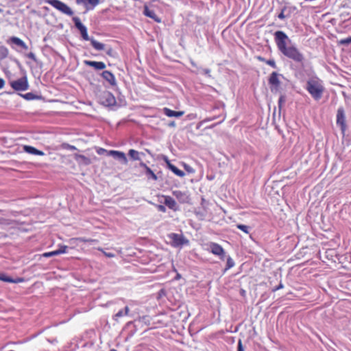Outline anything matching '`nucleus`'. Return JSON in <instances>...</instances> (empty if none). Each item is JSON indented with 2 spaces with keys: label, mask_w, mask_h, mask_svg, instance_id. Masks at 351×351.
Wrapping results in <instances>:
<instances>
[{
  "label": "nucleus",
  "mask_w": 351,
  "mask_h": 351,
  "mask_svg": "<svg viewBox=\"0 0 351 351\" xmlns=\"http://www.w3.org/2000/svg\"><path fill=\"white\" fill-rule=\"evenodd\" d=\"M274 40L278 50L287 58L298 63H302L304 60V55L295 45L291 44L288 36L282 31H276L274 33Z\"/></svg>",
  "instance_id": "f257e3e1"
},
{
  "label": "nucleus",
  "mask_w": 351,
  "mask_h": 351,
  "mask_svg": "<svg viewBox=\"0 0 351 351\" xmlns=\"http://www.w3.org/2000/svg\"><path fill=\"white\" fill-rule=\"evenodd\" d=\"M306 89L315 100H319L323 95L324 88L322 84L315 80H309L306 82Z\"/></svg>",
  "instance_id": "f03ea898"
},
{
  "label": "nucleus",
  "mask_w": 351,
  "mask_h": 351,
  "mask_svg": "<svg viewBox=\"0 0 351 351\" xmlns=\"http://www.w3.org/2000/svg\"><path fill=\"white\" fill-rule=\"evenodd\" d=\"M49 5L67 16H73L74 12L70 7L60 0H48Z\"/></svg>",
  "instance_id": "7ed1b4c3"
},
{
  "label": "nucleus",
  "mask_w": 351,
  "mask_h": 351,
  "mask_svg": "<svg viewBox=\"0 0 351 351\" xmlns=\"http://www.w3.org/2000/svg\"><path fill=\"white\" fill-rule=\"evenodd\" d=\"M171 244L174 247H182L184 245H188L189 241L182 234L177 233H171L169 234Z\"/></svg>",
  "instance_id": "20e7f679"
},
{
  "label": "nucleus",
  "mask_w": 351,
  "mask_h": 351,
  "mask_svg": "<svg viewBox=\"0 0 351 351\" xmlns=\"http://www.w3.org/2000/svg\"><path fill=\"white\" fill-rule=\"evenodd\" d=\"M99 103L104 106L111 107L117 104L114 96L109 91H104L99 97Z\"/></svg>",
  "instance_id": "39448f33"
},
{
  "label": "nucleus",
  "mask_w": 351,
  "mask_h": 351,
  "mask_svg": "<svg viewBox=\"0 0 351 351\" xmlns=\"http://www.w3.org/2000/svg\"><path fill=\"white\" fill-rule=\"evenodd\" d=\"M12 88L17 91H24L28 89L29 84L27 77H23L20 79L11 82Z\"/></svg>",
  "instance_id": "423d86ee"
},
{
  "label": "nucleus",
  "mask_w": 351,
  "mask_h": 351,
  "mask_svg": "<svg viewBox=\"0 0 351 351\" xmlns=\"http://www.w3.org/2000/svg\"><path fill=\"white\" fill-rule=\"evenodd\" d=\"M72 19H73V21L75 23V27L80 32V34H81V36H82V38L84 40H89L90 41L92 38L89 37V36L88 34L87 28H86V27L85 25H84L81 23V21H80V18L77 17V16H73Z\"/></svg>",
  "instance_id": "0eeeda50"
},
{
  "label": "nucleus",
  "mask_w": 351,
  "mask_h": 351,
  "mask_svg": "<svg viewBox=\"0 0 351 351\" xmlns=\"http://www.w3.org/2000/svg\"><path fill=\"white\" fill-rule=\"evenodd\" d=\"M279 74L276 72H273L268 80L269 84L271 86V91L278 90L280 84V80L278 78Z\"/></svg>",
  "instance_id": "6e6552de"
},
{
  "label": "nucleus",
  "mask_w": 351,
  "mask_h": 351,
  "mask_svg": "<svg viewBox=\"0 0 351 351\" xmlns=\"http://www.w3.org/2000/svg\"><path fill=\"white\" fill-rule=\"evenodd\" d=\"M108 155L114 157V158L119 160L123 164H126L128 162L125 154L122 152L110 150L108 152Z\"/></svg>",
  "instance_id": "1a4fd4ad"
},
{
  "label": "nucleus",
  "mask_w": 351,
  "mask_h": 351,
  "mask_svg": "<svg viewBox=\"0 0 351 351\" xmlns=\"http://www.w3.org/2000/svg\"><path fill=\"white\" fill-rule=\"evenodd\" d=\"M210 248L213 254L220 256L221 258L223 259L225 252L223 248L220 245L216 243H211L210 244Z\"/></svg>",
  "instance_id": "9d476101"
},
{
  "label": "nucleus",
  "mask_w": 351,
  "mask_h": 351,
  "mask_svg": "<svg viewBox=\"0 0 351 351\" xmlns=\"http://www.w3.org/2000/svg\"><path fill=\"white\" fill-rule=\"evenodd\" d=\"M77 4H83L87 10L93 9L99 3V0H75Z\"/></svg>",
  "instance_id": "9b49d317"
},
{
  "label": "nucleus",
  "mask_w": 351,
  "mask_h": 351,
  "mask_svg": "<svg viewBox=\"0 0 351 351\" xmlns=\"http://www.w3.org/2000/svg\"><path fill=\"white\" fill-rule=\"evenodd\" d=\"M172 193L173 196H175L178 199V200L182 204L187 203L189 200V197L185 192H182L179 190H176L173 191Z\"/></svg>",
  "instance_id": "f8f14e48"
},
{
  "label": "nucleus",
  "mask_w": 351,
  "mask_h": 351,
  "mask_svg": "<svg viewBox=\"0 0 351 351\" xmlns=\"http://www.w3.org/2000/svg\"><path fill=\"white\" fill-rule=\"evenodd\" d=\"M143 14L157 23L161 22L160 19L156 14L155 12L153 10L149 9L147 5H144Z\"/></svg>",
  "instance_id": "ddd939ff"
},
{
  "label": "nucleus",
  "mask_w": 351,
  "mask_h": 351,
  "mask_svg": "<svg viewBox=\"0 0 351 351\" xmlns=\"http://www.w3.org/2000/svg\"><path fill=\"white\" fill-rule=\"evenodd\" d=\"M345 113L343 108H339L337 114V123L340 125L342 130H344L346 124Z\"/></svg>",
  "instance_id": "4468645a"
},
{
  "label": "nucleus",
  "mask_w": 351,
  "mask_h": 351,
  "mask_svg": "<svg viewBox=\"0 0 351 351\" xmlns=\"http://www.w3.org/2000/svg\"><path fill=\"white\" fill-rule=\"evenodd\" d=\"M164 198H165L164 204H165V206H167L169 208H170L174 211H176L178 210V204L173 198H172L170 196H164Z\"/></svg>",
  "instance_id": "2eb2a0df"
},
{
  "label": "nucleus",
  "mask_w": 351,
  "mask_h": 351,
  "mask_svg": "<svg viewBox=\"0 0 351 351\" xmlns=\"http://www.w3.org/2000/svg\"><path fill=\"white\" fill-rule=\"evenodd\" d=\"M84 64L87 66L93 67L95 70H103L106 66L105 63L103 62L84 60Z\"/></svg>",
  "instance_id": "dca6fc26"
},
{
  "label": "nucleus",
  "mask_w": 351,
  "mask_h": 351,
  "mask_svg": "<svg viewBox=\"0 0 351 351\" xmlns=\"http://www.w3.org/2000/svg\"><path fill=\"white\" fill-rule=\"evenodd\" d=\"M101 76L105 79L111 86L117 84L114 75L109 71H104L101 73Z\"/></svg>",
  "instance_id": "f3484780"
},
{
  "label": "nucleus",
  "mask_w": 351,
  "mask_h": 351,
  "mask_svg": "<svg viewBox=\"0 0 351 351\" xmlns=\"http://www.w3.org/2000/svg\"><path fill=\"white\" fill-rule=\"evenodd\" d=\"M8 43L16 45V46H18L25 50H27L28 49V47L25 44V43L23 40H22L21 38L16 37V36L10 37Z\"/></svg>",
  "instance_id": "a211bd4d"
},
{
  "label": "nucleus",
  "mask_w": 351,
  "mask_h": 351,
  "mask_svg": "<svg viewBox=\"0 0 351 351\" xmlns=\"http://www.w3.org/2000/svg\"><path fill=\"white\" fill-rule=\"evenodd\" d=\"M163 112L166 116H167L169 117H182L184 114V111H174L168 108H164Z\"/></svg>",
  "instance_id": "6ab92c4d"
},
{
  "label": "nucleus",
  "mask_w": 351,
  "mask_h": 351,
  "mask_svg": "<svg viewBox=\"0 0 351 351\" xmlns=\"http://www.w3.org/2000/svg\"><path fill=\"white\" fill-rule=\"evenodd\" d=\"M23 150L28 154L33 155L44 156L45 153L40 150L36 149L35 147L30 145H25Z\"/></svg>",
  "instance_id": "aec40b11"
},
{
  "label": "nucleus",
  "mask_w": 351,
  "mask_h": 351,
  "mask_svg": "<svg viewBox=\"0 0 351 351\" xmlns=\"http://www.w3.org/2000/svg\"><path fill=\"white\" fill-rule=\"evenodd\" d=\"M167 166H168V168L172 172H173L176 176L181 177V178H182L185 176V173L183 171L179 169L175 165L170 163L169 161L167 162Z\"/></svg>",
  "instance_id": "412c9836"
},
{
  "label": "nucleus",
  "mask_w": 351,
  "mask_h": 351,
  "mask_svg": "<svg viewBox=\"0 0 351 351\" xmlns=\"http://www.w3.org/2000/svg\"><path fill=\"white\" fill-rule=\"evenodd\" d=\"M90 43H91V45L92 46L96 49V50H98V51H101V50H104V48H105V45L101 43H99L98 41H97L96 40H95L93 38H92L90 39Z\"/></svg>",
  "instance_id": "4be33fe9"
},
{
  "label": "nucleus",
  "mask_w": 351,
  "mask_h": 351,
  "mask_svg": "<svg viewBox=\"0 0 351 351\" xmlns=\"http://www.w3.org/2000/svg\"><path fill=\"white\" fill-rule=\"evenodd\" d=\"M128 155L131 157V158L134 160H140V153L134 149H130L128 152Z\"/></svg>",
  "instance_id": "5701e85b"
},
{
  "label": "nucleus",
  "mask_w": 351,
  "mask_h": 351,
  "mask_svg": "<svg viewBox=\"0 0 351 351\" xmlns=\"http://www.w3.org/2000/svg\"><path fill=\"white\" fill-rule=\"evenodd\" d=\"M9 53L8 49L5 46H0V59L5 58Z\"/></svg>",
  "instance_id": "b1692460"
},
{
  "label": "nucleus",
  "mask_w": 351,
  "mask_h": 351,
  "mask_svg": "<svg viewBox=\"0 0 351 351\" xmlns=\"http://www.w3.org/2000/svg\"><path fill=\"white\" fill-rule=\"evenodd\" d=\"M145 174L148 179H152L153 180H157L158 177L154 173V171L150 168H147V170L145 171Z\"/></svg>",
  "instance_id": "393cba45"
},
{
  "label": "nucleus",
  "mask_w": 351,
  "mask_h": 351,
  "mask_svg": "<svg viewBox=\"0 0 351 351\" xmlns=\"http://www.w3.org/2000/svg\"><path fill=\"white\" fill-rule=\"evenodd\" d=\"M234 266V261L230 256H228L227 258L226 267L225 270L226 271V270L233 267Z\"/></svg>",
  "instance_id": "a878e982"
},
{
  "label": "nucleus",
  "mask_w": 351,
  "mask_h": 351,
  "mask_svg": "<svg viewBox=\"0 0 351 351\" xmlns=\"http://www.w3.org/2000/svg\"><path fill=\"white\" fill-rule=\"evenodd\" d=\"M21 96L27 99V100H33V99H35L36 98H38L37 96H36L34 94H33L32 93H27L26 94H24V95H21Z\"/></svg>",
  "instance_id": "bb28decb"
},
{
  "label": "nucleus",
  "mask_w": 351,
  "mask_h": 351,
  "mask_svg": "<svg viewBox=\"0 0 351 351\" xmlns=\"http://www.w3.org/2000/svg\"><path fill=\"white\" fill-rule=\"evenodd\" d=\"M339 44L340 45H345V46H348L349 45H351V36L348 37V38H344V39H341L339 41Z\"/></svg>",
  "instance_id": "cd10ccee"
},
{
  "label": "nucleus",
  "mask_w": 351,
  "mask_h": 351,
  "mask_svg": "<svg viewBox=\"0 0 351 351\" xmlns=\"http://www.w3.org/2000/svg\"><path fill=\"white\" fill-rule=\"evenodd\" d=\"M237 228L246 234H249L250 227L243 224H237Z\"/></svg>",
  "instance_id": "c85d7f7f"
},
{
  "label": "nucleus",
  "mask_w": 351,
  "mask_h": 351,
  "mask_svg": "<svg viewBox=\"0 0 351 351\" xmlns=\"http://www.w3.org/2000/svg\"><path fill=\"white\" fill-rule=\"evenodd\" d=\"M287 10V6H284L282 9H281V11L279 13V14L278 15V18L281 19V20H283L285 19L287 16H289V15H285V12H286V10Z\"/></svg>",
  "instance_id": "c756f323"
},
{
  "label": "nucleus",
  "mask_w": 351,
  "mask_h": 351,
  "mask_svg": "<svg viewBox=\"0 0 351 351\" xmlns=\"http://www.w3.org/2000/svg\"><path fill=\"white\" fill-rule=\"evenodd\" d=\"M198 69V72L199 73H202V74H204V75H206L208 77H210V69H204V68H197Z\"/></svg>",
  "instance_id": "7c9ffc66"
},
{
  "label": "nucleus",
  "mask_w": 351,
  "mask_h": 351,
  "mask_svg": "<svg viewBox=\"0 0 351 351\" xmlns=\"http://www.w3.org/2000/svg\"><path fill=\"white\" fill-rule=\"evenodd\" d=\"M0 280L6 282H11L12 281V278L6 276L4 274H0Z\"/></svg>",
  "instance_id": "2f4dec72"
},
{
  "label": "nucleus",
  "mask_w": 351,
  "mask_h": 351,
  "mask_svg": "<svg viewBox=\"0 0 351 351\" xmlns=\"http://www.w3.org/2000/svg\"><path fill=\"white\" fill-rule=\"evenodd\" d=\"M67 248H68V247L66 245H61V246H60L59 249L56 250V251H57L58 255H59L60 254L66 253Z\"/></svg>",
  "instance_id": "473e14b6"
},
{
  "label": "nucleus",
  "mask_w": 351,
  "mask_h": 351,
  "mask_svg": "<svg viewBox=\"0 0 351 351\" xmlns=\"http://www.w3.org/2000/svg\"><path fill=\"white\" fill-rule=\"evenodd\" d=\"M265 63L274 69L276 68V64L274 59L267 60H265Z\"/></svg>",
  "instance_id": "72a5a7b5"
},
{
  "label": "nucleus",
  "mask_w": 351,
  "mask_h": 351,
  "mask_svg": "<svg viewBox=\"0 0 351 351\" xmlns=\"http://www.w3.org/2000/svg\"><path fill=\"white\" fill-rule=\"evenodd\" d=\"M124 315V312H123V310H120L114 316V319L115 321H117L118 320V318L121 317H123Z\"/></svg>",
  "instance_id": "f704fd0d"
},
{
  "label": "nucleus",
  "mask_w": 351,
  "mask_h": 351,
  "mask_svg": "<svg viewBox=\"0 0 351 351\" xmlns=\"http://www.w3.org/2000/svg\"><path fill=\"white\" fill-rule=\"evenodd\" d=\"M56 255H58V252L56 250L49 252H46L43 254L45 257H51Z\"/></svg>",
  "instance_id": "c9c22d12"
},
{
  "label": "nucleus",
  "mask_w": 351,
  "mask_h": 351,
  "mask_svg": "<svg viewBox=\"0 0 351 351\" xmlns=\"http://www.w3.org/2000/svg\"><path fill=\"white\" fill-rule=\"evenodd\" d=\"M27 57H28L29 58H30L31 60H32L34 62H37V58L36 57V55L33 52H30V53H27Z\"/></svg>",
  "instance_id": "e433bc0d"
},
{
  "label": "nucleus",
  "mask_w": 351,
  "mask_h": 351,
  "mask_svg": "<svg viewBox=\"0 0 351 351\" xmlns=\"http://www.w3.org/2000/svg\"><path fill=\"white\" fill-rule=\"evenodd\" d=\"M80 158H81L84 161L86 165H89L90 163V159L88 158L87 157H86L83 155H80Z\"/></svg>",
  "instance_id": "4c0bfd02"
},
{
  "label": "nucleus",
  "mask_w": 351,
  "mask_h": 351,
  "mask_svg": "<svg viewBox=\"0 0 351 351\" xmlns=\"http://www.w3.org/2000/svg\"><path fill=\"white\" fill-rule=\"evenodd\" d=\"M237 351H244V348L243 347L242 341L241 339L239 340Z\"/></svg>",
  "instance_id": "58836bf2"
},
{
  "label": "nucleus",
  "mask_w": 351,
  "mask_h": 351,
  "mask_svg": "<svg viewBox=\"0 0 351 351\" xmlns=\"http://www.w3.org/2000/svg\"><path fill=\"white\" fill-rule=\"evenodd\" d=\"M157 208L160 212H162V213H165L166 212V208L163 205H158L157 206Z\"/></svg>",
  "instance_id": "ea45409f"
},
{
  "label": "nucleus",
  "mask_w": 351,
  "mask_h": 351,
  "mask_svg": "<svg viewBox=\"0 0 351 351\" xmlns=\"http://www.w3.org/2000/svg\"><path fill=\"white\" fill-rule=\"evenodd\" d=\"M105 152H107V150L104 148H99L97 150V153L99 155H101V154H104Z\"/></svg>",
  "instance_id": "a19ab883"
},
{
  "label": "nucleus",
  "mask_w": 351,
  "mask_h": 351,
  "mask_svg": "<svg viewBox=\"0 0 351 351\" xmlns=\"http://www.w3.org/2000/svg\"><path fill=\"white\" fill-rule=\"evenodd\" d=\"M23 278H18L16 279H13L12 278V281L11 282H13V283H18V282H23Z\"/></svg>",
  "instance_id": "79ce46f5"
},
{
  "label": "nucleus",
  "mask_w": 351,
  "mask_h": 351,
  "mask_svg": "<svg viewBox=\"0 0 351 351\" xmlns=\"http://www.w3.org/2000/svg\"><path fill=\"white\" fill-rule=\"evenodd\" d=\"M103 253L104 254V255L106 256L109 257V258H112V257L114 256V254L113 253H108V252H103Z\"/></svg>",
  "instance_id": "37998d69"
},
{
  "label": "nucleus",
  "mask_w": 351,
  "mask_h": 351,
  "mask_svg": "<svg viewBox=\"0 0 351 351\" xmlns=\"http://www.w3.org/2000/svg\"><path fill=\"white\" fill-rule=\"evenodd\" d=\"M283 287H284V286H283L282 283V282H280L278 287H276V288H274V289H273V291H277V290H278V289H282V288H283Z\"/></svg>",
  "instance_id": "c03bdc74"
},
{
  "label": "nucleus",
  "mask_w": 351,
  "mask_h": 351,
  "mask_svg": "<svg viewBox=\"0 0 351 351\" xmlns=\"http://www.w3.org/2000/svg\"><path fill=\"white\" fill-rule=\"evenodd\" d=\"M140 166H141V167H143V168L145 169V171L147 170V168H149V167H148L145 163H144V162H141L140 163Z\"/></svg>",
  "instance_id": "a18cd8bd"
},
{
  "label": "nucleus",
  "mask_w": 351,
  "mask_h": 351,
  "mask_svg": "<svg viewBox=\"0 0 351 351\" xmlns=\"http://www.w3.org/2000/svg\"><path fill=\"white\" fill-rule=\"evenodd\" d=\"M129 307L128 306H125L124 310H123V312H124V315H128V313H129Z\"/></svg>",
  "instance_id": "49530a36"
},
{
  "label": "nucleus",
  "mask_w": 351,
  "mask_h": 351,
  "mask_svg": "<svg viewBox=\"0 0 351 351\" xmlns=\"http://www.w3.org/2000/svg\"><path fill=\"white\" fill-rule=\"evenodd\" d=\"M5 82L2 78H0V89L3 87Z\"/></svg>",
  "instance_id": "de8ad7c7"
},
{
  "label": "nucleus",
  "mask_w": 351,
  "mask_h": 351,
  "mask_svg": "<svg viewBox=\"0 0 351 351\" xmlns=\"http://www.w3.org/2000/svg\"><path fill=\"white\" fill-rule=\"evenodd\" d=\"M185 169L189 172H193V169L189 166L185 165Z\"/></svg>",
  "instance_id": "09e8293b"
},
{
  "label": "nucleus",
  "mask_w": 351,
  "mask_h": 351,
  "mask_svg": "<svg viewBox=\"0 0 351 351\" xmlns=\"http://www.w3.org/2000/svg\"><path fill=\"white\" fill-rule=\"evenodd\" d=\"M176 125V123L174 121H171L169 123V127H174Z\"/></svg>",
  "instance_id": "8fccbe9b"
},
{
  "label": "nucleus",
  "mask_w": 351,
  "mask_h": 351,
  "mask_svg": "<svg viewBox=\"0 0 351 351\" xmlns=\"http://www.w3.org/2000/svg\"><path fill=\"white\" fill-rule=\"evenodd\" d=\"M213 120H214V118H209V119H205L204 121V122H207V121H213Z\"/></svg>",
  "instance_id": "3c124183"
},
{
  "label": "nucleus",
  "mask_w": 351,
  "mask_h": 351,
  "mask_svg": "<svg viewBox=\"0 0 351 351\" xmlns=\"http://www.w3.org/2000/svg\"><path fill=\"white\" fill-rule=\"evenodd\" d=\"M258 59H259L260 60L263 61V62H265V58H261V57H258Z\"/></svg>",
  "instance_id": "603ef678"
},
{
  "label": "nucleus",
  "mask_w": 351,
  "mask_h": 351,
  "mask_svg": "<svg viewBox=\"0 0 351 351\" xmlns=\"http://www.w3.org/2000/svg\"><path fill=\"white\" fill-rule=\"evenodd\" d=\"M282 97H281L280 99H279V105H280V104L282 103Z\"/></svg>",
  "instance_id": "864d4df0"
},
{
  "label": "nucleus",
  "mask_w": 351,
  "mask_h": 351,
  "mask_svg": "<svg viewBox=\"0 0 351 351\" xmlns=\"http://www.w3.org/2000/svg\"><path fill=\"white\" fill-rule=\"evenodd\" d=\"M191 64L195 66V67H197V65L193 62H191Z\"/></svg>",
  "instance_id": "5fc2aeb1"
},
{
  "label": "nucleus",
  "mask_w": 351,
  "mask_h": 351,
  "mask_svg": "<svg viewBox=\"0 0 351 351\" xmlns=\"http://www.w3.org/2000/svg\"><path fill=\"white\" fill-rule=\"evenodd\" d=\"M110 351H117V350L115 349H111Z\"/></svg>",
  "instance_id": "6e6d98bb"
},
{
  "label": "nucleus",
  "mask_w": 351,
  "mask_h": 351,
  "mask_svg": "<svg viewBox=\"0 0 351 351\" xmlns=\"http://www.w3.org/2000/svg\"><path fill=\"white\" fill-rule=\"evenodd\" d=\"M3 12V10L1 8H0V13H1Z\"/></svg>",
  "instance_id": "4d7b16f0"
}]
</instances>
